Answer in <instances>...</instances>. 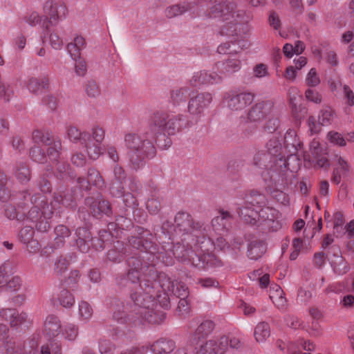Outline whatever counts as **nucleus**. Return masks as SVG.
I'll return each mask as SVG.
<instances>
[{
	"mask_svg": "<svg viewBox=\"0 0 354 354\" xmlns=\"http://www.w3.org/2000/svg\"><path fill=\"white\" fill-rule=\"evenodd\" d=\"M208 15L218 18L225 23L221 27V35L234 36L237 34L236 26L246 19L245 10L234 1L216 3L209 8Z\"/></svg>",
	"mask_w": 354,
	"mask_h": 354,
	"instance_id": "nucleus-1",
	"label": "nucleus"
},
{
	"mask_svg": "<svg viewBox=\"0 0 354 354\" xmlns=\"http://www.w3.org/2000/svg\"><path fill=\"white\" fill-rule=\"evenodd\" d=\"M150 139H153L149 132L146 133L145 138L136 133H127L124 136L125 146L128 149L129 167L138 171L142 168L147 159L156 154V149Z\"/></svg>",
	"mask_w": 354,
	"mask_h": 354,
	"instance_id": "nucleus-2",
	"label": "nucleus"
},
{
	"mask_svg": "<svg viewBox=\"0 0 354 354\" xmlns=\"http://www.w3.org/2000/svg\"><path fill=\"white\" fill-rule=\"evenodd\" d=\"M183 115H174L165 111H157L150 118L149 129L153 139L158 136L174 135L182 127Z\"/></svg>",
	"mask_w": 354,
	"mask_h": 354,
	"instance_id": "nucleus-3",
	"label": "nucleus"
},
{
	"mask_svg": "<svg viewBox=\"0 0 354 354\" xmlns=\"http://www.w3.org/2000/svg\"><path fill=\"white\" fill-rule=\"evenodd\" d=\"M129 270L127 275L122 274L116 278L118 286L136 288L140 286V274H153L156 272L153 261H148L145 256H133L127 260Z\"/></svg>",
	"mask_w": 354,
	"mask_h": 354,
	"instance_id": "nucleus-4",
	"label": "nucleus"
},
{
	"mask_svg": "<svg viewBox=\"0 0 354 354\" xmlns=\"http://www.w3.org/2000/svg\"><path fill=\"white\" fill-rule=\"evenodd\" d=\"M172 254L178 261L198 268L222 265L221 261L217 259L214 254L196 253L192 248L179 243L174 245Z\"/></svg>",
	"mask_w": 354,
	"mask_h": 354,
	"instance_id": "nucleus-5",
	"label": "nucleus"
},
{
	"mask_svg": "<svg viewBox=\"0 0 354 354\" xmlns=\"http://www.w3.org/2000/svg\"><path fill=\"white\" fill-rule=\"evenodd\" d=\"M175 229L183 234L192 235L196 239L198 243L200 238L208 237L210 239L209 230L203 223L196 221L191 214L185 212H179L176 214L175 218Z\"/></svg>",
	"mask_w": 354,
	"mask_h": 354,
	"instance_id": "nucleus-6",
	"label": "nucleus"
},
{
	"mask_svg": "<svg viewBox=\"0 0 354 354\" xmlns=\"http://www.w3.org/2000/svg\"><path fill=\"white\" fill-rule=\"evenodd\" d=\"M134 303V309L138 318L147 320L149 323L156 324L158 320L153 317V307L155 304L153 298L144 291L136 292L131 295Z\"/></svg>",
	"mask_w": 354,
	"mask_h": 354,
	"instance_id": "nucleus-7",
	"label": "nucleus"
},
{
	"mask_svg": "<svg viewBox=\"0 0 354 354\" xmlns=\"http://www.w3.org/2000/svg\"><path fill=\"white\" fill-rule=\"evenodd\" d=\"M8 329L6 325H0V347L4 348L5 354H35L38 346L37 342L32 339L24 344L23 350L13 338L10 337L7 333Z\"/></svg>",
	"mask_w": 354,
	"mask_h": 354,
	"instance_id": "nucleus-8",
	"label": "nucleus"
},
{
	"mask_svg": "<svg viewBox=\"0 0 354 354\" xmlns=\"http://www.w3.org/2000/svg\"><path fill=\"white\" fill-rule=\"evenodd\" d=\"M230 44L225 43L218 46L217 50L220 54H227V57L215 65V68L221 74L230 75L240 70L241 62L236 50H230Z\"/></svg>",
	"mask_w": 354,
	"mask_h": 354,
	"instance_id": "nucleus-9",
	"label": "nucleus"
},
{
	"mask_svg": "<svg viewBox=\"0 0 354 354\" xmlns=\"http://www.w3.org/2000/svg\"><path fill=\"white\" fill-rule=\"evenodd\" d=\"M67 12L66 7L64 5L58 4L53 1H47L44 6V21L42 28H44V35L42 39H45L46 35L49 33V25L55 26L59 19L64 18Z\"/></svg>",
	"mask_w": 354,
	"mask_h": 354,
	"instance_id": "nucleus-10",
	"label": "nucleus"
},
{
	"mask_svg": "<svg viewBox=\"0 0 354 354\" xmlns=\"http://www.w3.org/2000/svg\"><path fill=\"white\" fill-rule=\"evenodd\" d=\"M32 139L35 143L47 146V155L52 160H57L62 149L61 140L55 138L52 132L46 130H35L32 133Z\"/></svg>",
	"mask_w": 354,
	"mask_h": 354,
	"instance_id": "nucleus-11",
	"label": "nucleus"
},
{
	"mask_svg": "<svg viewBox=\"0 0 354 354\" xmlns=\"http://www.w3.org/2000/svg\"><path fill=\"white\" fill-rule=\"evenodd\" d=\"M224 102L232 111H241L252 104L254 95L250 93L229 91L224 95Z\"/></svg>",
	"mask_w": 354,
	"mask_h": 354,
	"instance_id": "nucleus-12",
	"label": "nucleus"
},
{
	"mask_svg": "<svg viewBox=\"0 0 354 354\" xmlns=\"http://www.w3.org/2000/svg\"><path fill=\"white\" fill-rule=\"evenodd\" d=\"M85 205L94 217L100 216L102 214L110 216L112 214L111 203L104 200L100 194L97 197L89 196L85 198Z\"/></svg>",
	"mask_w": 354,
	"mask_h": 354,
	"instance_id": "nucleus-13",
	"label": "nucleus"
},
{
	"mask_svg": "<svg viewBox=\"0 0 354 354\" xmlns=\"http://www.w3.org/2000/svg\"><path fill=\"white\" fill-rule=\"evenodd\" d=\"M53 201L57 207L64 206L67 208H75L77 206L75 192L72 188L59 186L53 194Z\"/></svg>",
	"mask_w": 354,
	"mask_h": 354,
	"instance_id": "nucleus-14",
	"label": "nucleus"
},
{
	"mask_svg": "<svg viewBox=\"0 0 354 354\" xmlns=\"http://www.w3.org/2000/svg\"><path fill=\"white\" fill-rule=\"evenodd\" d=\"M212 101L211 93H199L190 99L188 104V111L192 115H199L209 105Z\"/></svg>",
	"mask_w": 354,
	"mask_h": 354,
	"instance_id": "nucleus-15",
	"label": "nucleus"
},
{
	"mask_svg": "<svg viewBox=\"0 0 354 354\" xmlns=\"http://www.w3.org/2000/svg\"><path fill=\"white\" fill-rule=\"evenodd\" d=\"M273 103L271 101L258 102L253 105L248 113V119L250 122L262 120L270 111Z\"/></svg>",
	"mask_w": 354,
	"mask_h": 354,
	"instance_id": "nucleus-16",
	"label": "nucleus"
},
{
	"mask_svg": "<svg viewBox=\"0 0 354 354\" xmlns=\"http://www.w3.org/2000/svg\"><path fill=\"white\" fill-rule=\"evenodd\" d=\"M196 3L194 1H184L173 4L166 8L165 16L168 19H172L183 15L185 12H191L195 8Z\"/></svg>",
	"mask_w": 354,
	"mask_h": 354,
	"instance_id": "nucleus-17",
	"label": "nucleus"
},
{
	"mask_svg": "<svg viewBox=\"0 0 354 354\" xmlns=\"http://www.w3.org/2000/svg\"><path fill=\"white\" fill-rule=\"evenodd\" d=\"M302 145L295 130L289 129L286 131L284 136V150L288 156L296 155Z\"/></svg>",
	"mask_w": 354,
	"mask_h": 354,
	"instance_id": "nucleus-18",
	"label": "nucleus"
},
{
	"mask_svg": "<svg viewBox=\"0 0 354 354\" xmlns=\"http://www.w3.org/2000/svg\"><path fill=\"white\" fill-rule=\"evenodd\" d=\"M1 316L10 322L12 328H18L22 326H26L28 322V315L25 313H19L15 309L7 308L0 312Z\"/></svg>",
	"mask_w": 354,
	"mask_h": 354,
	"instance_id": "nucleus-19",
	"label": "nucleus"
},
{
	"mask_svg": "<svg viewBox=\"0 0 354 354\" xmlns=\"http://www.w3.org/2000/svg\"><path fill=\"white\" fill-rule=\"evenodd\" d=\"M222 81V77L216 72L200 71L196 73L190 80V83L193 86H197L201 84H217Z\"/></svg>",
	"mask_w": 354,
	"mask_h": 354,
	"instance_id": "nucleus-20",
	"label": "nucleus"
},
{
	"mask_svg": "<svg viewBox=\"0 0 354 354\" xmlns=\"http://www.w3.org/2000/svg\"><path fill=\"white\" fill-rule=\"evenodd\" d=\"M232 216L227 211L221 210L220 215L214 217L212 220V230L218 234H223L227 232Z\"/></svg>",
	"mask_w": 354,
	"mask_h": 354,
	"instance_id": "nucleus-21",
	"label": "nucleus"
},
{
	"mask_svg": "<svg viewBox=\"0 0 354 354\" xmlns=\"http://www.w3.org/2000/svg\"><path fill=\"white\" fill-rule=\"evenodd\" d=\"M279 348L281 351L286 350V354H300L301 349L308 351H314L315 345L310 341L300 339L297 342L281 343L279 344Z\"/></svg>",
	"mask_w": 354,
	"mask_h": 354,
	"instance_id": "nucleus-22",
	"label": "nucleus"
},
{
	"mask_svg": "<svg viewBox=\"0 0 354 354\" xmlns=\"http://www.w3.org/2000/svg\"><path fill=\"white\" fill-rule=\"evenodd\" d=\"M82 145L85 147L88 157L92 160H97L104 152L102 143L93 141L89 133H85L83 135Z\"/></svg>",
	"mask_w": 354,
	"mask_h": 354,
	"instance_id": "nucleus-23",
	"label": "nucleus"
},
{
	"mask_svg": "<svg viewBox=\"0 0 354 354\" xmlns=\"http://www.w3.org/2000/svg\"><path fill=\"white\" fill-rule=\"evenodd\" d=\"M30 201L32 204H38L39 205L43 216L47 218H51L53 215L54 210L59 209L57 207V204L55 203L53 200L49 203L44 196L39 194L32 196Z\"/></svg>",
	"mask_w": 354,
	"mask_h": 354,
	"instance_id": "nucleus-24",
	"label": "nucleus"
},
{
	"mask_svg": "<svg viewBox=\"0 0 354 354\" xmlns=\"http://www.w3.org/2000/svg\"><path fill=\"white\" fill-rule=\"evenodd\" d=\"M60 329V321L57 316L50 315L46 317L44 323L43 332L46 337L49 339L56 337L59 335Z\"/></svg>",
	"mask_w": 354,
	"mask_h": 354,
	"instance_id": "nucleus-25",
	"label": "nucleus"
},
{
	"mask_svg": "<svg viewBox=\"0 0 354 354\" xmlns=\"http://www.w3.org/2000/svg\"><path fill=\"white\" fill-rule=\"evenodd\" d=\"M175 293H177L176 297L180 298L177 314L180 318L186 319L190 315L189 301L187 299L189 295L188 289H175Z\"/></svg>",
	"mask_w": 354,
	"mask_h": 354,
	"instance_id": "nucleus-26",
	"label": "nucleus"
},
{
	"mask_svg": "<svg viewBox=\"0 0 354 354\" xmlns=\"http://www.w3.org/2000/svg\"><path fill=\"white\" fill-rule=\"evenodd\" d=\"M313 162H315V167L328 169L330 166L326 153L323 152L322 148L317 142H313L310 146Z\"/></svg>",
	"mask_w": 354,
	"mask_h": 354,
	"instance_id": "nucleus-27",
	"label": "nucleus"
},
{
	"mask_svg": "<svg viewBox=\"0 0 354 354\" xmlns=\"http://www.w3.org/2000/svg\"><path fill=\"white\" fill-rule=\"evenodd\" d=\"M257 223H264L269 228H277V226L274 225L276 218V210L274 209L263 206L257 209Z\"/></svg>",
	"mask_w": 354,
	"mask_h": 354,
	"instance_id": "nucleus-28",
	"label": "nucleus"
},
{
	"mask_svg": "<svg viewBox=\"0 0 354 354\" xmlns=\"http://www.w3.org/2000/svg\"><path fill=\"white\" fill-rule=\"evenodd\" d=\"M185 284L177 280L171 281L169 276L165 272L156 274L151 283V288H184Z\"/></svg>",
	"mask_w": 354,
	"mask_h": 354,
	"instance_id": "nucleus-29",
	"label": "nucleus"
},
{
	"mask_svg": "<svg viewBox=\"0 0 354 354\" xmlns=\"http://www.w3.org/2000/svg\"><path fill=\"white\" fill-rule=\"evenodd\" d=\"M348 164L341 156L337 157V165L333 169L331 181L333 183L339 184L342 178L344 179L348 176Z\"/></svg>",
	"mask_w": 354,
	"mask_h": 354,
	"instance_id": "nucleus-30",
	"label": "nucleus"
},
{
	"mask_svg": "<svg viewBox=\"0 0 354 354\" xmlns=\"http://www.w3.org/2000/svg\"><path fill=\"white\" fill-rule=\"evenodd\" d=\"M227 344V339L222 338L220 342V347L218 348V342L216 341H207L202 344L196 354H218L225 348Z\"/></svg>",
	"mask_w": 354,
	"mask_h": 354,
	"instance_id": "nucleus-31",
	"label": "nucleus"
},
{
	"mask_svg": "<svg viewBox=\"0 0 354 354\" xmlns=\"http://www.w3.org/2000/svg\"><path fill=\"white\" fill-rule=\"evenodd\" d=\"M267 246L263 241H251L248 246L247 255L252 260L260 259L266 252Z\"/></svg>",
	"mask_w": 354,
	"mask_h": 354,
	"instance_id": "nucleus-32",
	"label": "nucleus"
},
{
	"mask_svg": "<svg viewBox=\"0 0 354 354\" xmlns=\"http://www.w3.org/2000/svg\"><path fill=\"white\" fill-rule=\"evenodd\" d=\"M13 171L15 176L21 184H26L31 178V172L26 162H17Z\"/></svg>",
	"mask_w": 354,
	"mask_h": 354,
	"instance_id": "nucleus-33",
	"label": "nucleus"
},
{
	"mask_svg": "<svg viewBox=\"0 0 354 354\" xmlns=\"http://www.w3.org/2000/svg\"><path fill=\"white\" fill-rule=\"evenodd\" d=\"M236 212L244 223L250 225L257 223L258 214L257 209L252 208L250 206L245 204L243 207H237Z\"/></svg>",
	"mask_w": 354,
	"mask_h": 354,
	"instance_id": "nucleus-34",
	"label": "nucleus"
},
{
	"mask_svg": "<svg viewBox=\"0 0 354 354\" xmlns=\"http://www.w3.org/2000/svg\"><path fill=\"white\" fill-rule=\"evenodd\" d=\"M125 254V248L122 242L117 241L114 242L113 246L106 252V259L113 263H120Z\"/></svg>",
	"mask_w": 354,
	"mask_h": 354,
	"instance_id": "nucleus-35",
	"label": "nucleus"
},
{
	"mask_svg": "<svg viewBox=\"0 0 354 354\" xmlns=\"http://www.w3.org/2000/svg\"><path fill=\"white\" fill-rule=\"evenodd\" d=\"M246 198L245 204L257 209L264 206L266 203L265 195L256 190H252Z\"/></svg>",
	"mask_w": 354,
	"mask_h": 354,
	"instance_id": "nucleus-36",
	"label": "nucleus"
},
{
	"mask_svg": "<svg viewBox=\"0 0 354 354\" xmlns=\"http://www.w3.org/2000/svg\"><path fill=\"white\" fill-rule=\"evenodd\" d=\"M55 239L54 246L55 248H62L65 243L66 239L71 236V231L68 227L64 225H58L54 230Z\"/></svg>",
	"mask_w": 354,
	"mask_h": 354,
	"instance_id": "nucleus-37",
	"label": "nucleus"
},
{
	"mask_svg": "<svg viewBox=\"0 0 354 354\" xmlns=\"http://www.w3.org/2000/svg\"><path fill=\"white\" fill-rule=\"evenodd\" d=\"M52 168L46 167L44 173H42L37 180V186L43 193H50L52 191V185L49 180V176L51 174Z\"/></svg>",
	"mask_w": 354,
	"mask_h": 354,
	"instance_id": "nucleus-38",
	"label": "nucleus"
},
{
	"mask_svg": "<svg viewBox=\"0 0 354 354\" xmlns=\"http://www.w3.org/2000/svg\"><path fill=\"white\" fill-rule=\"evenodd\" d=\"M93 315L92 306L86 301H82L79 303L77 316L78 319L83 324L90 322Z\"/></svg>",
	"mask_w": 354,
	"mask_h": 354,
	"instance_id": "nucleus-39",
	"label": "nucleus"
},
{
	"mask_svg": "<svg viewBox=\"0 0 354 354\" xmlns=\"http://www.w3.org/2000/svg\"><path fill=\"white\" fill-rule=\"evenodd\" d=\"M11 198L9 179L3 171H0V200L8 201Z\"/></svg>",
	"mask_w": 354,
	"mask_h": 354,
	"instance_id": "nucleus-40",
	"label": "nucleus"
},
{
	"mask_svg": "<svg viewBox=\"0 0 354 354\" xmlns=\"http://www.w3.org/2000/svg\"><path fill=\"white\" fill-rule=\"evenodd\" d=\"M176 295L175 289H160L157 294V301L160 306L167 308L169 307L171 300Z\"/></svg>",
	"mask_w": 354,
	"mask_h": 354,
	"instance_id": "nucleus-41",
	"label": "nucleus"
},
{
	"mask_svg": "<svg viewBox=\"0 0 354 354\" xmlns=\"http://www.w3.org/2000/svg\"><path fill=\"white\" fill-rule=\"evenodd\" d=\"M270 326L266 322L259 323L254 328V336L257 342L263 343L270 337Z\"/></svg>",
	"mask_w": 354,
	"mask_h": 354,
	"instance_id": "nucleus-42",
	"label": "nucleus"
},
{
	"mask_svg": "<svg viewBox=\"0 0 354 354\" xmlns=\"http://www.w3.org/2000/svg\"><path fill=\"white\" fill-rule=\"evenodd\" d=\"M269 297L278 308H285L286 299L283 289H270Z\"/></svg>",
	"mask_w": 354,
	"mask_h": 354,
	"instance_id": "nucleus-43",
	"label": "nucleus"
},
{
	"mask_svg": "<svg viewBox=\"0 0 354 354\" xmlns=\"http://www.w3.org/2000/svg\"><path fill=\"white\" fill-rule=\"evenodd\" d=\"M174 349V343L171 341H157L151 345V350L154 354H168Z\"/></svg>",
	"mask_w": 354,
	"mask_h": 354,
	"instance_id": "nucleus-44",
	"label": "nucleus"
},
{
	"mask_svg": "<svg viewBox=\"0 0 354 354\" xmlns=\"http://www.w3.org/2000/svg\"><path fill=\"white\" fill-rule=\"evenodd\" d=\"M214 324L210 320H205L201 323L194 333V339H200L209 334L214 329Z\"/></svg>",
	"mask_w": 354,
	"mask_h": 354,
	"instance_id": "nucleus-45",
	"label": "nucleus"
},
{
	"mask_svg": "<svg viewBox=\"0 0 354 354\" xmlns=\"http://www.w3.org/2000/svg\"><path fill=\"white\" fill-rule=\"evenodd\" d=\"M70 165L64 161H57L55 165V176L57 179L65 180L72 178Z\"/></svg>",
	"mask_w": 354,
	"mask_h": 354,
	"instance_id": "nucleus-46",
	"label": "nucleus"
},
{
	"mask_svg": "<svg viewBox=\"0 0 354 354\" xmlns=\"http://www.w3.org/2000/svg\"><path fill=\"white\" fill-rule=\"evenodd\" d=\"M48 86V79L47 77H44L41 79L32 77L29 80L28 88L30 92L37 93L45 89Z\"/></svg>",
	"mask_w": 354,
	"mask_h": 354,
	"instance_id": "nucleus-47",
	"label": "nucleus"
},
{
	"mask_svg": "<svg viewBox=\"0 0 354 354\" xmlns=\"http://www.w3.org/2000/svg\"><path fill=\"white\" fill-rule=\"evenodd\" d=\"M57 300L64 308H71L75 304V297L68 289H62L57 294Z\"/></svg>",
	"mask_w": 354,
	"mask_h": 354,
	"instance_id": "nucleus-48",
	"label": "nucleus"
},
{
	"mask_svg": "<svg viewBox=\"0 0 354 354\" xmlns=\"http://www.w3.org/2000/svg\"><path fill=\"white\" fill-rule=\"evenodd\" d=\"M329 261L334 272L338 274H344L349 270V267L342 256L339 257L335 259L329 258Z\"/></svg>",
	"mask_w": 354,
	"mask_h": 354,
	"instance_id": "nucleus-49",
	"label": "nucleus"
},
{
	"mask_svg": "<svg viewBox=\"0 0 354 354\" xmlns=\"http://www.w3.org/2000/svg\"><path fill=\"white\" fill-rule=\"evenodd\" d=\"M266 147L268 152L274 156H281L283 153L282 145L277 137H273L266 143Z\"/></svg>",
	"mask_w": 354,
	"mask_h": 354,
	"instance_id": "nucleus-50",
	"label": "nucleus"
},
{
	"mask_svg": "<svg viewBox=\"0 0 354 354\" xmlns=\"http://www.w3.org/2000/svg\"><path fill=\"white\" fill-rule=\"evenodd\" d=\"M88 178L93 185L97 187H102L104 185V181L99 171L93 167L88 169L87 172Z\"/></svg>",
	"mask_w": 354,
	"mask_h": 354,
	"instance_id": "nucleus-51",
	"label": "nucleus"
},
{
	"mask_svg": "<svg viewBox=\"0 0 354 354\" xmlns=\"http://www.w3.org/2000/svg\"><path fill=\"white\" fill-rule=\"evenodd\" d=\"M156 248L154 243L148 239H145L143 238L142 241V252H143L142 256H145L148 261H153L155 256L154 253L156 252Z\"/></svg>",
	"mask_w": 354,
	"mask_h": 354,
	"instance_id": "nucleus-52",
	"label": "nucleus"
},
{
	"mask_svg": "<svg viewBox=\"0 0 354 354\" xmlns=\"http://www.w3.org/2000/svg\"><path fill=\"white\" fill-rule=\"evenodd\" d=\"M4 214L10 219H17L18 221L22 220L24 218V214H20L16 209L14 204L9 203L4 205Z\"/></svg>",
	"mask_w": 354,
	"mask_h": 354,
	"instance_id": "nucleus-53",
	"label": "nucleus"
},
{
	"mask_svg": "<svg viewBox=\"0 0 354 354\" xmlns=\"http://www.w3.org/2000/svg\"><path fill=\"white\" fill-rule=\"evenodd\" d=\"M62 336L68 341H73L78 335V327L73 324H67L64 326Z\"/></svg>",
	"mask_w": 354,
	"mask_h": 354,
	"instance_id": "nucleus-54",
	"label": "nucleus"
},
{
	"mask_svg": "<svg viewBox=\"0 0 354 354\" xmlns=\"http://www.w3.org/2000/svg\"><path fill=\"white\" fill-rule=\"evenodd\" d=\"M188 94L187 88H176L171 92V99L174 104H180L186 100Z\"/></svg>",
	"mask_w": 354,
	"mask_h": 354,
	"instance_id": "nucleus-55",
	"label": "nucleus"
},
{
	"mask_svg": "<svg viewBox=\"0 0 354 354\" xmlns=\"http://www.w3.org/2000/svg\"><path fill=\"white\" fill-rule=\"evenodd\" d=\"M127 209H124L121 210V214H117L115 216V221L118 227L122 230H127L131 225L132 223L131 219L127 218Z\"/></svg>",
	"mask_w": 354,
	"mask_h": 354,
	"instance_id": "nucleus-56",
	"label": "nucleus"
},
{
	"mask_svg": "<svg viewBox=\"0 0 354 354\" xmlns=\"http://www.w3.org/2000/svg\"><path fill=\"white\" fill-rule=\"evenodd\" d=\"M69 261L63 256L58 257L55 261L54 272L57 275H62L68 269Z\"/></svg>",
	"mask_w": 354,
	"mask_h": 354,
	"instance_id": "nucleus-57",
	"label": "nucleus"
},
{
	"mask_svg": "<svg viewBox=\"0 0 354 354\" xmlns=\"http://www.w3.org/2000/svg\"><path fill=\"white\" fill-rule=\"evenodd\" d=\"M334 116V112L330 107H326L321 111L319 115V122L322 126L330 124Z\"/></svg>",
	"mask_w": 354,
	"mask_h": 354,
	"instance_id": "nucleus-58",
	"label": "nucleus"
},
{
	"mask_svg": "<svg viewBox=\"0 0 354 354\" xmlns=\"http://www.w3.org/2000/svg\"><path fill=\"white\" fill-rule=\"evenodd\" d=\"M125 181L122 180H112L111 185H110V194L116 198L121 197L123 194L124 193V188L123 183Z\"/></svg>",
	"mask_w": 354,
	"mask_h": 354,
	"instance_id": "nucleus-59",
	"label": "nucleus"
},
{
	"mask_svg": "<svg viewBox=\"0 0 354 354\" xmlns=\"http://www.w3.org/2000/svg\"><path fill=\"white\" fill-rule=\"evenodd\" d=\"M30 156L32 160L38 163L46 162V156L39 146H34L30 149Z\"/></svg>",
	"mask_w": 354,
	"mask_h": 354,
	"instance_id": "nucleus-60",
	"label": "nucleus"
},
{
	"mask_svg": "<svg viewBox=\"0 0 354 354\" xmlns=\"http://www.w3.org/2000/svg\"><path fill=\"white\" fill-rule=\"evenodd\" d=\"M67 136L68 139L73 142H77L78 141H83V135L86 133L81 132L76 127L69 126L66 129Z\"/></svg>",
	"mask_w": 354,
	"mask_h": 354,
	"instance_id": "nucleus-61",
	"label": "nucleus"
},
{
	"mask_svg": "<svg viewBox=\"0 0 354 354\" xmlns=\"http://www.w3.org/2000/svg\"><path fill=\"white\" fill-rule=\"evenodd\" d=\"M11 263L6 261L0 265V288L6 286L8 274L10 272Z\"/></svg>",
	"mask_w": 354,
	"mask_h": 354,
	"instance_id": "nucleus-62",
	"label": "nucleus"
},
{
	"mask_svg": "<svg viewBox=\"0 0 354 354\" xmlns=\"http://www.w3.org/2000/svg\"><path fill=\"white\" fill-rule=\"evenodd\" d=\"M34 234L35 230L33 227L25 226L19 231L18 237L21 243H26V242L30 241V240L33 239Z\"/></svg>",
	"mask_w": 354,
	"mask_h": 354,
	"instance_id": "nucleus-63",
	"label": "nucleus"
},
{
	"mask_svg": "<svg viewBox=\"0 0 354 354\" xmlns=\"http://www.w3.org/2000/svg\"><path fill=\"white\" fill-rule=\"evenodd\" d=\"M306 84L310 87H315L320 84V79L315 68H312L306 77Z\"/></svg>",
	"mask_w": 354,
	"mask_h": 354,
	"instance_id": "nucleus-64",
	"label": "nucleus"
}]
</instances>
